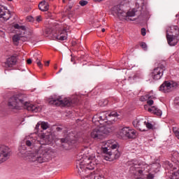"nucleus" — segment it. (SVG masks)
Wrapping results in <instances>:
<instances>
[{
	"instance_id": "a19ab883",
	"label": "nucleus",
	"mask_w": 179,
	"mask_h": 179,
	"mask_svg": "<svg viewBox=\"0 0 179 179\" xmlns=\"http://www.w3.org/2000/svg\"><path fill=\"white\" fill-rule=\"evenodd\" d=\"M147 103L148 104V106H152L153 104V100H148L147 101Z\"/></svg>"
},
{
	"instance_id": "f704fd0d",
	"label": "nucleus",
	"mask_w": 179,
	"mask_h": 179,
	"mask_svg": "<svg viewBox=\"0 0 179 179\" xmlns=\"http://www.w3.org/2000/svg\"><path fill=\"white\" fill-rule=\"evenodd\" d=\"M151 167H152V169H156V167L159 168V167H160V164L158 163L152 164L151 165Z\"/></svg>"
},
{
	"instance_id": "2eb2a0df",
	"label": "nucleus",
	"mask_w": 179,
	"mask_h": 179,
	"mask_svg": "<svg viewBox=\"0 0 179 179\" xmlns=\"http://www.w3.org/2000/svg\"><path fill=\"white\" fill-rule=\"evenodd\" d=\"M164 71H166V67L163 64H160L158 67L154 69L151 76L154 80H159V79H162Z\"/></svg>"
},
{
	"instance_id": "ddd939ff",
	"label": "nucleus",
	"mask_w": 179,
	"mask_h": 179,
	"mask_svg": "<svg viewBox=\"0 0 179 179\" xmlns=\"http://www.w3.org/2000/svg\"><path fill=\"white\" fill-rule=\"evenodd\" d=\"M12 155V150L5 145H0V164L6 162Z\"/></svg>"
},
{
	"instance_id": "5701e85b",
	"label": "nucleus",
	"mask_w": 179,
	"mask_h": 179,
	"mask_svg": "<svg viewBox=\"0 0 179 179\" xmlns=\"http://www.w3.org/2000/svg\"><path fill=\"white\" fill-rule=\"evenodd\" d=\"M148 110L149 113H152L155 115H157L158 117L162 116V111L157 106H152L151 108H148Z\"/></svg>"
},
{
	"instance_id": "864d4df0",
	"label": "nucleus",
	"mask_w": 179,
	"mask_h": 179,
	"mask_svg": "<svg viewBox=\"0 0 179 179\" xmlns=\"http://www.w3.org/2000/svg\"><path fill=\"white\" fill-rule=\"evenodd\" d=\"M71 61H73V59H71Z\"/></svg>"
},
{
	"instance_id": "f8f14e48",
	"label": "nucleus",
	"mask_w": 179,
	"mask_h": 179,
	"mask_svg": "<svg viewBox=\"0 0 179 179\" xmlns=\"http://www.w3.org/2000/svg\"><path fill=\"white\" fill-rule=\"evenodd\" d=\"M117 136L120 138H128V139H135L136 138V131L130 129L129 127H123L119 130Z\"/></svg>"
},
{
	"instance_id": "c9c22d12",
	"label": "nucleus",
	"mask_w": 179,
	"mask_h": 179,
	"mask_svg": "<svg viewBox=\"0 0 179 179\" xmlns=\"http://www.w3.org/2000/svg\"><path fill=\"white\" fill-rule=\"evenodd\" d=\"M27 22H34V18L31 16L27 17Z\"/></svg>"
},
{
	"instance_id": "de8ad7c7",
	"label": "nucleus",
	"mask_w": 179,
	"mask_h": 179,
	"mask_svg": "<svg viewBox=\"0 0 179 179\" xmlns=\"http://www.w3.org/2000/svg\"><path fill=\"white\" fill-rule=\"evenodd\" d=\"M101 31H102V33H104V31H106V29L103 28V29H101Z\"/></svg>"
},
{
	"instance_id": "3c124183",
	"label": "nucleus",
	"mask_w": 179,
	"mask_h": 179,
	"mask_svg": "<svg viewBox=\"0 0 179 179\" xmlns=\"http://www.w3.org/2000/svg\"><path fill=\"white\" fill-rule=\"evenodd\" d=\"M66 0H63V2H65Z\"/></svg>"
},
{
	"instance_id": "aec40b11",
	"label": "nucleus",
	"mask_w": 179,
	"mask_h": 179,
	"mask_svg": "<svg viewBox=\"0 0 179 179\" xmlns=\"http://www.w3.org/2000/svg\"><path fill=\"white\" fill-rule=\"evenodd\" d=\"M55 40H60V41H64L68 38V31L66 29H63L59 32V34H55L54 35Z\"/></svg>"
},
{
	"instance_id": "f3484780",
	"label": "nucleus",
	"mask_w": 179,
	"mask_h": 179,
	"mask_svg": "<svg viewBox=\"0 0 179 179\" xmlns=\"http://www.w3.org/2000/svg\"><path fill=\"white\" fill-rule=\"evenodd\" d=\"M10 19V11L3 6H0V22H6Z\"/></svg>"
},
{
	"instance_id": "2f4dec72",
	"label": "nucleus",
	"mask_w": 179,
	"mask_h": 179,
	"mask_svg": "<svg viewBox=\"0 0 179 179\" xmlns=\"http://www.w3.org/2000/svg\"><path fill=\"white\" fill-rule=\"evenodd\" d=\"M140 45H141V48H143V50H144V51H146V50H148V45H146V43L141 42Z\"/></svg>"
},
{
	"instance_id": "c85d7f7f",
	"label": "nucleus",
	"mask_w": 179,
	"mask_h": 179,
	"mask_svg": "<svg viewBox=\"0 0 179 179\" xmlns=\"http://www.w3.org/2000/svg\"><path fill=\"white\" fill-rule=\"evenodd\" d=\"M146 129H153V124L145 120V131Z\"/></svg>"
},
{
	"instance_id": "a18cd8bd",
	"label": "nucleus",
	"mask_w": 179,
	"mask_h": 179,
	"mask_svg": "<svg viewBox=\"0 0 179 179\" xmlns=\"http://www.w3.org/2000/svg\"><path fill=\"white\" fill-rule=\"evenodd\" d=\"M48 65H50V61L45 62V66H48Z\"/></svg>"
},
{
	"instance_id": "39448f33",
	"label": "nucleus",
	"mask_w": 179,
	"mask_h": 179,
	"mask_svg": "<svg viewBox=\"0 0 179 179\" xmlns=\"http://www.w3.org/2000/svg\"><path fill=\"white\" fill-rule=\"evenodd\" d=\"M130 173L135 176L136 179L141 178L143 174L150 171V166L143 163L139 162L137 160L132 161L130 164Z\"/></svg>"
},
{
	"instance_id": "7ed1b4c3",
	"label": "nucleus",
	"mask_w": 179,
	"mask_h": 179,
	"mask_svg": "<svg viewBox=\"0 0 179 179\" xmlns=\"http://www.w3.org/2000/svg\"><path fill=\"white\" fill-rule=\"evenodd\" d=\"M8 107L11 110H20V107L24 106V108L31 113H38L41 110V107L28 102H24L23 95H15L8 100Z\"/></svg>"
},
{
	"instance_id": "393cba45",
	"label": "nucleus",
	"mask_w": 179,
	"mask_h": 179,
	"mask_svg": "<svg viewBox=\"0 0 179 179\" xmlns=\"http://www.w3.org/2000/svg\"><path fill=\"white\" fill-rule=\"evenodd\" d=\"M20 41V36H19L17 34L13 36V41L14 42V44L15 45H18Z\"/></svg>"
},
{
	"instance_id": "8fccbe9b",
	"label": "nucleus",
	"mask_w": 179,
	"mask_h": 179,
	"mask_svg": "<svg viewBox=\"0 0 179 179\" xmlns=\"http://www.w3.org/2000/svg\"><path fill=\"white\" fill-rule=\"evenodd\" d=\"M146 107H148V106H147V105H145V106H144V108H146Z\"/></svg>"
},
{
	"instance_id": "423d86ee",
	"label": "nucleus",
	"mask_w": 179,
	"mask_h": 179,
	"mask_svg": "<svg viewBox=\"0 0 179 179\" xmlns=\"http://www.w3.org/2000/svg\"><path fill=\"white\" fill-rule=\"evenodd\" d=\"M115 117H118V113L115 111H103L94 115L92 117V122L96 125H99V124L103 125L107 121H114Z\"/></svg>"
},
{
	"instance_id": "72a5a7b5",
	"label": "nucleus",
	"mask_w": 179,
	"mask_h": 179,
	"mask_svg": "<svg viewBox=\"0 0 179 179\" xmlns=\"http://www.w3.org/2000/svg\"><path fill=\"white\" fill-rule=\"evenodd\" d=\"M155 178V175L153 173H148V175L147 176V179H153Z\"/></svg>"
},
{
	"instance_id": "9d476101",
	"label": "nucleus",
	"mask_w": 179,
	"mask_h": 179,
	"mask_svg": "<svg viewBox=\"0 0 179 179\" xmlns=\"http://www.w3.org/2000/svg\"><path fill=\"white\" fill-rule=\"evenodd\" d=\"M111 129H107L105 127H97L94 129L91 132V137L93 139H103L106 138V135H108L110 134Z\"/></svg>"
},
{
	"instance_id": "9b49d317",
	"label": "nucleus",
	"mask_w": 179,
	"mask_h": 179,
	"mask_svg": "<svg viewBox=\"0 0 179 179\" xmlns=\"http://www.w3.org/2000/svg\"><path fill=\"white\" fill-rule=\"evenodd\" d=\"M124 5L119 4L112 8V15L120 20L127 19V11L124 10Z\"/></svg>"
},
{
	"instance_id": "bb28decb",
	"label": "nucleus",
	"mask_w": 179,
	"mask_h": 179,
	"mask_svg": "<svg viewBox=\"0 0 179 179\" xmlns=\"http://www.w3.org/2000/svg\"><path fill=\"white\" fill-rule=\"evenodd\" d=\"M163 166L165 169H171V167H173V164L170 163L169 161H166L164 163Z\"/></svg>"
},
{
	"instance_id": "58836bf2",
	"label": "nucleus",
	"mask_w": 179,
	"mask_h": 179,
	"mask_svg": "<svg viewBox=\"0 0 179 179\" xmlns=\"http://www.w3.org/2000/svg\"><path fill=\"white\" fill-rule=\"evenodd\" d=\"M41 20H42V19H41V15H38L36 17V22H41Z\"/></svg>"
},
{
	"instance_id": "79ce46f5",
	"label": "nucleus",
	"mask_w": 179,
	"mask_h": 179,
	"mask_svg": "<svg viewBox=\"0 0 179 179\" xmlns=\"http://www.w3.org/2000/svg\"><path fill=\"white\" fill-rule=\"evenodd\" d=\"M56 131H57V132H61V131H62V127H57Z\"/></svg>"
},
{
	"instance_id": "09e8293b",
	"label": "nucleus",
	"mask_w": 179,
	"mask_h": 179,
	"mask_svg": "<svg viewBox=\"0 0 179 179\" xmlns=\"http://www.w3.org/2000/svg\"><path fill=\"white\" fill-rule=\"evenodd\" d=\"M62 71V69H61L59 72H57V73H60V72Z\"/></svg>"
},
{
	"instance_id": "cd10ccee",
	"label": "nucleus",
	"mask_w": 179,
	"mask_h": 179,
	"mask_svg": "<svg viewBox=\"0 0 179 179\" xmlns=\"http://www.w3.org/2000/svg\"><path fill=\"white\" fill-rule=\"evenodd\" d=\"M107 104H108V100L107 99H103L99 102V106H101V107H106Z\"/></svg>"
},
{
	"instance_id": "a878e982",
	"label": "nucleus",
	"mask_w": 179,
	"mask_h": 179,
	"mask_svg": "<svg viewBox=\"0 0 179 179\" xmlns=\"http://www.w3.org/2000/svg\"><path fill=\"white\" fill-rule=\"evenodd\" d=\"M170 179H179V169L177 172H175L170 176Z\"/></svg>"
},
{
	"instance_id": "37998d69",
	"label": "nucleus",
	"mask_w": 179,
	"mask_h": 179,
	"mask_svg": "<svg viewBox=\"0 0 179 179\" xmlns=\"http://www.w3.org/2000/svg\"><path fill=\"white\" fill-rule=\"evenodd\" d=\"M71 9H72V6H69L68 8H66V12H70Z\"/></svg>"
},
{
	"instance_id": "6e6d98bb",
	"label": "nucleus",
	"mask_w": 179,
	"mask_h": 179,
	"mask_svg": "<svg viewBox=\"0 0 179 179\" xmlns=\"http://www.w3.org/2000/svg\"><path fill=\"white\" fill-rule=\"evenodd\" d=\"M49 1H52V0H49Z\"/></svg>"
},
{
	"instance_id": "0eeeda50",
	"label": "nucleus",
	"mask_w": 179,
	"mask_h": 179,
	"mask_svg": "<svg viewBox=\"0 0 179 179\" xmlns=\"http://www.w3.org/2000/svg\"><path fill=\"white\" fill-rule=\"evenodd\" d=\"M166 38L169 45H177L179 41V28L177 25L168 27L166 29Z\"/></svg>"
},
{
	"instance_id": "f03ea898",
	"label": "nucleus",
	"mask_w": 179,
	"mask_h": 179,
	"mask_svg": "<svg viewBox=\"0 0 179 179\" xmlns=\"http://www.w3.org/2000/svg\"><path fill=\"white\" fill-rule=\"evenodd\" d=\"M101 146L102 156L104 157L105 160L113 162L121 156V153L117 150L118 148V143L115 142L114 140L103 141L101 143Z\"/></svg>"
},
{
	"instance_id": "7c9ffc66",
	"label": "nucleus",
	"mask_w": 179,
	"mask_h": 179,
	"mask_svg": "<svg viewBox=\"0 0 179 179\" xmlns=\"http://www.w3.org/2000/svg\"><path fill=\"white\" fill-rule=\"evenodd\" d=\"M173 131L176 138H178V139H179V129H178L177 127H173Z\"/></svg>"
},
{
	"instance_id": "c03bdc74",
	"label": "nucleus",
	"mask_w": 179,
	"mask_h": 179,
	"mask_svg": "<svg viewBox=\"0 0 179 179\" xmlns=\"http://www.w3.org/2000/svg\"><path fill=\"white\" fill-rule=\"evenodd\" d=\"M27 62L28 65H30V64H31V59H28L27 60Z\"/></svg>"
},
{
	"instance_id": "412c9836",
	"label": "nucleus",
	"mask_w": 179,
	"mask_h": 179,
	"mask_svg": "<svg viewBox=\"0 0 179 179\" xmlns=\"http://www.w3.org/2000/svg\"><path fill=\"white\" fill-rule=\"evenodd\" d=\"M16 62H17V59L15 56H11L8 57L5 62V67L6 68H12L14 65H16Z\"/></svg>"
},
{
	"instance_id": "1a4fd4ad",
	"label": "nucleus",
	"mask_w": 179,
	"mask_h": 179,
	"mask_svg": "<svg viewBox=\"0 0 179 179\" xmlns=\"http://www.w3.org/2000/svg\"><path fill=\"white\" fill-rule=\"evenodd\" d=\"M127 2H135L136 8L130 9L128 12H126V19L124 20H127V17H133L134 16L139 17L145 9L143 8L145 0H127Z\"/></svg>"
},
{
	"instance_id": "a211bd4d",
	"label": "nucleus",
	"mask_w": 179,
	"mask_h": 179,
	"mask_svg": "<svg viewBox=\"0 0 179 179\" xmlns=\"http://www.w3.org/2000/svg\"><path fill=\"white\" fill-rule=\"evenodd\" d=\"M60 141L62 143H68V145H73V143H76V138L72 133H69L66 138H62Z\"/></svg>"
},
{
	"instance_id": "dca6fc26",
	"label": "nucleus",
	"mask_w": 179,
	"mask_h": 179,
	"mask_svg": "<svg viewBox=\"0 0 179 179\" xmlns=\"http://www.w3.org/2000/svg\"><path fill=\"white\" fill-rule=\"evenodd\" d=\"M133 125L141 132L146 131V120L145 119L136 118L133 121Z\"/></svg>"
},
{
	"instance_id": "49530a36",
	"label": "nucleus",
	"mask_w": 179,
	"mask_h": 179,
	"mask_svg": "<svg viewBox=\"0 0 179 179\" xmlns=\"http://www.w3.org/2000/svg\"><path fill=\"white\" fill-rule=\"evenodd\" d=\"M141 101H145L146 99H145V97L142 96L141 99H140Z\"/></svg>"
},
{
	"instance_id": "f257e3e1",
	"label": "nucleus",
	"mask_w": 179,
	"mask_h": 179,
	"mask_svg": "<svg viewBox=\"0 0 179 179\" xmlns=\"http://www.w3.org/2000/svg\"><path fill=\"white\" fill-rule=\"evenodd\" d=\"M40 139L34 138L29 136L26 141V145L31 148V151L26 150V146L19 148V156L32 162V163H44L51 159L54 155V150L48 147V136L41 134Z\"/></svg>"
},
{
	"instance_id": "603ef678",
	"label": "nucleus",
	"mask_w": 179,
	"mask_h": 179,
	"mask_svg": "<svg viewBox=\"0 0 179 179\" xmlns=\"http://www.w3.org/2000/svg\"><path fill=\"white\" fill-rule=\"evenodd\" d=\"M55 69H57V67H55Z\"/></svg>"
},
{
	"instance_id": "6e6552de",
	"label": "nucleus",
	"mask_w": 179,
	"mask_h": 179,
	"mask_svg": "<svg viewBox=\"0 0 179 179\" xmlns=\"http://www.w3.org/2000/svg\"><path fill=\"white\" fill-rule=\"evenodd\" d=\"M49 103L53 106H64L66 107H73V106H78L79 104V96H75L71 99L66 98L64 100L59 99L52 98Z\"/></svg>"
},
{
	"instance_id": "4468645a",
	"label": "nucleus",
	"mask_w": 179,
	"mask_h": 179,
	"mask_svg": "<svg viewBox=\"0 0 179 179\" xmlns=\"http://www.w3.org/2000/svg\"><path fill=\"white\" fill-rule=\"evenodd\" d=\"M178 84L174 81H165L159 87L160 92L163 93H170L173 89H176Z\"/></svg>"
},
{
	"instance_id": "6ab92c4d",
	"label": "nucleus",
	"mask_w": 179,
	"mask_h": 179,
	"mask_svg": "<svg viewBox=\"0 0 179 179\" xmlns=\"http://www.w3.org/2000/svg\"><path fill=\"white\" fill-rule=\"evenodd\" d=\"M50 128V124L47 122H38L35 127L36 131L38 132H43V131H45V129H48Z\"/></svg>"
},
{
	"instance_id": "b1692460",
	"label": "nucleus",
	"mask_w": 179,
	"mask_h": 179,
	"mask_svg": "<svg viewBox=\"0 0 179 179\" xmlns=\"http://www.w3.org/2000/svg\"><path fill=\"white\" fill-rule=\"evenodd\" d=\"M35 58L36 59V64H37L38 66L40 68H43V64H41V61L40 60L41 59V57L34 55Z\"/></svg>"
},
{
	"instance_id": "c756f323",
	"label": "nucleus",
	"mask_w": 179,
	"mask_h": 179,
	"mask_svg": "<svg viewBox=\"0 0 179 179\" xmlns=\"http://www.w3.org/2000/svg\"><path fill=\"white\" fill-rule=\"evenodd\" d=\"M14 27L15 29H18V30H26V27L24 26H20L19 24H15Z\"/></svg>"
},
{
	"instance_id": "ea45409f",
	"label": "nucleus",
	"mask_w": 179,
	"mask_h": 179,
	"mask_svg": "<svg viewBox=\"0 0 179 179\" xmlns=\"http://www.w3.org/2000/svg\"><path fill=\"white\" fill-rule=\"evenodd\" d=\"M45 33H46V34H51V33H52V31H51V29H46Z\"/></svg>"
},
{
	"instance_id": "473e14b6",
	"label": "nucleus",
	"mask_w": 179,
	"mask_h": 179,
	"mask_svg": "<svg viewBox=\"0 0 179 179\" xmlns=\"http://www.w3.org/2000/svg\"><path fill=\"white\" fill-rule=\"evenodd\" d=\"M80 5L81 6H85V5H87V1H85V0L80 1Z\"/></svg>"
},
{
	"instance_id": "4c0bfd02",
	"label": "nucleus",
	"mask_w": 179,
	"mask_h": 179,
	"mask_svg": "<svg viewBox=\"0 0 179 179\" xmlns=\"http://www.w3.org/2000/svg\"><path fill=\"white\" fill-rule=\"evenodd\" d=\"M174 103H175L176 106H178V107H179V97H177L175 99Z\"/></svg>"
},
{
	"instance_id": "4be33fe9",
	"label": "nucleus",
	"mask_w": 179,
	"mask_h": 179,
	"mask_svg": "<svg viewBox=\"0 0 179 179\" xmlns=\"http://www.w3.org/2000/svg\"><path fill=\"white\" fill-rule=\"evenodd\" d=\"M38 8L40 10H42V12H47L48 10V2L45 0H43L38 4Z\"/></svg>"
},
{
	"instance_id": "20e7f679",
	"label": "nucleus",
	"mask_w": 179,
	"mask_h": 179,
	"mask_svg": "<svg viewBox=\"0 0 179 179\" xmlns=\"http://www.w3.org/2000/svg\"><path fill=\"white\" fill-rule=\"evenodd\" d=\"M99 164V160L96 159L94 155H92L88 158H82L80 160L77 161L76 168L78 169L79 171H82L81 177L82 178H89L90 177V174L85 175V171L86 170H94L96 166Z\"/></svg>"
},
{
	"instance_id": "e433bc0d",
	"label": "nucleus",
	"mask_w": 179,
	"mask_h": 179,
	"mask_svg": "<svg viewBox=\"0 0 179 179\" xmlns=\"http://www.w3.org/2000/svg\"><path fill=\"white\" fill-rule=\"evenodd\" d=\"M141 34L143 36H146V29H145V28L141 29Z\"/></svg>"
},
{
	"instance_id": "5fc2aeb1",
	"label": "nucleus",
	"mask_w": 179,
	"mask_h": 179,
	"mask_svg": "<svg viewBox=\"0 0 179 179\" xmlns=\"http://www.w3.org/2000/svg\"><path fill=\"white\" fill-rule=\"evenodd\" d=\"M8 1H12V0H8Z\"/></svg>"
}]
</instances>
